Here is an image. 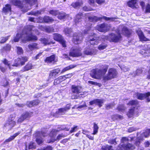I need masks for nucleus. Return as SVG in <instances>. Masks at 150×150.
<instances>
[{
    "mask_svg": "<svg viewBox=\"0 0 150 150\" xmlns=\"http://www.w3.org/2000/svg\"><path fill=\"white\" fill-rule=\"evenodd\" d=\"M142 135L145 137H148L150 135V129H146L143 133Z\"/></svg>",
    "mask_w": 150,
    "mask_h": 150,
    "instance_id": "nucleus-48",
    "label": "nucleus"
},
{
    "mask_svg": "<svg viewBox=\"0 0 150 150\" xmlns=\"http://www.w3.org/2000/svg\"><path fill=\"white\" fill-rule=\"evenodd\" d=\"M26 105L29 107H31L33 106L32 101L27 102Z\"/></svg>",
    "mask_w": 150,
    "mask_h": 150,
    "instance_id": "nucleus-61",
    "label": "nucleus"
},
{
    "mask_svg": "<svg viewBox=\"0 0 150 150\" xmlns=\"http://www.w3.org/2000/svg\"><path fill=\"white\" fill-rule=\"evenodd\" d=\"M59 130H58V131L59 130H65L67 131H68L69 130V129L68 128H67L66 127H64L63 126H61L59 127H58Z\"/></svg>",
    "mask_w": 150,
    "mask_h": 150,
    "instance_id": "nucleus-59",
    "label": "nucleus"
},
{
    "mask_svg": "<svg viewBox=\"0 0 150 150\" xmlns=\"http://www.w3.org/2000/svg\"><path fill=\"white\" fill-rule=\"evenodd\" d=\"M76 66V65L74 64H71L69 66H68L64 68L63 69L62 71V72H64L67 71L71 69Z\"/></svg>",
    "mask_w": 150,
    "mask_h": 150,
    "instance_id": "nucleus-37",
    "label": "nucleus"
},
{
    "mask_svg": "<svg viewBox=\"0 0 150 150\" xmlns=\"http://www.w3.org/2000/svg\"><path fill=\"white\" fill-rule=\"evenodd\" d=\"M95 34L90 35L86 38V40L89 42L91 45H97L99 41L100 38L98 37H96Z\"/></svg>",
    "mask_w": 150,
    "mask_h": 150,
    "instance_id": "nucleus-11",
    "label": "nucleus"
},
{
    "mask_svg": "<svg viewBox=\"0 0 150 150\" xmlns=\"http://www.w3.org/2000/svg\"><path fill=\"white\" fill-rule=\"evenodd\" d=\"M77 126H74V127L71 128L70 131V132L71 133L76 131L77 129Z\"/></svg>",
    "mask_w": 150,
    "mask_h": 150,
    "instance_id": "nucleus-62",
    "label": "nucleus"
},
{
    "mask_svg": "<svg viewBox=\"0 0 150 150\" xmlns=\"http://www.w3.org/2000/svg\"><path fill=\"white\" fill-rule=\"evenodd\" d=\"M48 12L50 14L55 16H57L58 14L59 13L58 11L54 10H51L48 11Z\"/></svg>",
    "mask_w": 150,
    "mask_h": 150,
    "instance_id": "nucleus-45",
    "label": "nucleus"
},
{
    "mask_svg": "<svg viewBox=\"0 0 150 150\" xmlns=\"http://www.w3.org/2000/svg\"><path fill=\"white\" fill-rule=\"evenodd\" d=\"M108 67L105 66L103 69L98 68L93 69L91 72V75L94 78L99 79L104 75L107 71Z\"/></svg>",
    "mask_w": 150,
    "mask_h": 150,
    "instance_id": "nucleus-5",
    "label": "nucleus"
},
{
    "mask_svg": "<svg viewBox=\"0 0 150 150\" xmlns=\"http://www.w3.org/2000/svg\"><path fill=\"white\" fill-rule=\"evenodd\" d=\"M21 115L24 120L30 117V114L28 112H25L23 113Z\"/></svg>",
    "mask_w": 150,
    "mask_h": 150,
    "instance_id": "nucleus-53",
    "label": "nucleus"
},
{
    "mask_svg": "<svg viewBox=\"0 0 150 150\" xmlns=\"http://www.w3.org/2000/svg\"><path fill=\"white\" fill-rule=\"evenodd\" d=\"M95 105H97L99 107H100L102 106V104L103 103V100L100 99H96Z\"/></svg>",
    "mask_w": 150,
    "mask_h": 150,
    "instance_id": "nucleus-36",
    "label": "nucleus"
},
{
    "mask_svg": "<svg viewBox=\"0 0 150 150\" xmlns=\"http://www.w3.org/2000/svg\"><path fill=\"white\" fill-rule=\"evenodd\" d=\"M135 95L139 99L142 100L145 98H146L148 102L150 101V99L148 98V97L150 96V92H148L145 93H137L134 94V96H135Z\"/></svg>",
    "mask_w": 150,
    "mask_h": 150,
    "instance_id": "nucleus-13",
    "label": "nucleus"
},
{
    "mask_svg": "<svg viewBox=\"0 0 150 150\" xmlns=\"http://www.w3.org/2000/svg\"><path fill=\"white\" fill-rule=\"evenodd\" d=\"M111 146L108 145L103 146L102 147L103 150H113L112 149ZM135 148L134 146L129 143L127 144H120L118 147L117 150H133Z\"/></svg>",
    "mask_w": 150,
    "mask_h": 150,
    "instance_id": "nucleus-4",
    "label": "nucleus"
},
{
    "mask_svg": "<svg viewBox=\"0 0 150 150\" xmlns=\"http://www.w3.org/2000/svg\"><path fill=\"white\" fill-rule=\"evenodd\" d=\"M28 47L29 49L31 51H32L34 49H39V47L38 46V44L35 43L29 44Z\"/></svg>",
    "mask_w": 150,
    "mask_h": 150,
    "instance_id": "nucleus-31",
    "label": "nucleus"
},
{
    "mask_svg": "<svg viewBox=\"0 0 150 150\" xmlns=\"http://www.w3.org/2000/svg\"><path fill=\"white\" fill-rule=\"evenodd\" d=\"M117 74V72L115 69L111 68L108 70L107 75L103 77V79L106 81L113 79L116 77Z\"/></svg>",
    "mask_w": 150,
    "mask_h": 150,
    "instance_id": "nucleus-10",
    "label": "nucleus"
},
{
    "mask_svg": "<svg viewBox=\"0 0 150 150\" xmlns=\"http://www.w3.org/2000/svg\"><path fill=\"white\" fill-rule=\"evenodd\" d=\"M107 47V45L104 44H102L98 46V48L99 50H101L104 49Z\"/></svg>",
    "mask_w": 150,
    "mask_h": 150,
    "instance_id": "nucleus-52",
    "label": "nucleus"
},
{
    "mask_svg": "<svg viewBox=\"0 0 150 150\" xmlns=\"http://www.w3.org/2000/svg\"><path fill=\"white\" fill-rule=\"evenodd\" d=\"M59 79L61 81H63L65 80L67 78V77H66V75L60 76L59 77Z\"/></svg>",
    "mask_w": 150,
    "mask_h": 150,
    "instance_id": "nucleus-63",
    "label": "nucleus"
},
{
    "mask_svg": "<svg viewBox=\"0 0 150 150\" xmlns=\"http://www.w3.org/2000/svg\"><path fill=\"white\" fill-rule=\"evenodd\" d=\"M134 138L133 137H130L129 138L127 137H123L122 138L121 141L122 143L125 144V143H127L129 140L132 141L133 140Z\"/></svg>",
    "mask_w": 150,
    "mask_h": 150,
    "instance_id": "nucleus-32",
    "label": "nucleus"
},
{
    "mask_svg": "<svg viewBox=\"0 0 150 150\" xmlns=\"http://www.w3.org/2000/svg\"><path fill=\"white\" fill-rule=\"evenodd\" d=\"M40 40L42 43L44 44V45H50L51 44V42L49 41V40L45 38H41Z\"/></svg>",
    "mask_w": 150,
    "mask_h": 150,
    "instance_id": "nucleus-40",
    "label": "nucleus"
},
{
    "mask_svg": "<svg viewBox=\"0 0 150 150\" xmlns=\"http://www.w3.org/2000/svg\"><path fill=\"white\" fill-rule=\"evenodd\" d=\"M28 58L26 56L21 57L18 58L15 60V62L12 66L17 67L23 65L25 62L28 61Z\"/></svg>",
    "mask_w": 150,
    "mask_h": 150,
    "instance_id": "nucleus-9",
    "label": "nucleus"
},
{
    "mask_svg": "<svg viewBox=\"0 0 150 150\" xmlns=\"http://www.w3.org/2000/svg\"><path fill=\"white\" fill-rule=\"evenodd\" d=\"M60 69H55L52 70L49 75V76L50 78H54L57 76V75L60 72Z\"/></svg>",
    "mask_w": 150,
    "mask_h": 150,
    "instance_id": "nucleus-22",
    "label": "nucleus"
},
{
    "mask_svg": "<svg viewBox=\"0 0 150 150\" xmlns=\"http://www.w3.org/2000/svg\"><path fill=\"white\" fill-rule=\"evenodd\" d=\"M115 104L113 103H110L106 105L105 108L108 110L112 108L114 106Z\"/></svg>",
    "mask_w": 150,
    "mask_h": 150,
    "instance_id": "nucleus-50",
    "label": "nucleus"
},
{
    "mask_svg": "<svg viewBox=\"0 0 150 150\" xmlns=\"http://www.w3.org/2000/svg\"><path fill=\"white\" fill-rule=\"evenodd\" d=\"M97 52V50L91 47L87 48L84 51V53L87 55H95Z\"/></svg>",
    "mask_w": 150,
    "mask_h": 150,
    "instance_id": "nucleus-21",
    "label": "nucleus"
},
{
    "mask_svg": "<svg viewBox=\"0 0 150 150\" xmlns=\"http://www.w3.org/2000/svg\"><path fill=\"white\" fill-rule=\"evenodd\" d=\"M16 48L17 53L18 54L21 55L23 54V50L21 47L16 46Z\"/></svg>",
    "mask_w": 150,
    "mask_h": 150,
    "instance_id": "nucleus-47",
    "label": "nucleus"
},
{
    "mask_svg": "<svg viewBox=\"0 0 150 150\" xmlns=\"http://www.w3.org/2000/svg\"><path fill=\"white\" fill-rule=\"evenodd\" d=\"M14 117L10 116L5 122L3 127V129L6 131L11 130L16 125V123L14 121Z\"/></svg>",
    "mask_w": 150,
    "mask_h": 150,
    "instance_id": "nucleus-7",
    "label": "nucleus"
},
{
    "mask_svg": "<svg viewBox=\"0 0 150 150\" xmlns=\"http://www.w3.org/2000/svg\"><path fill=\"white\" fill-rule=\"evenodd\" d=\"M39 28H41V30L47 33L52 32L54 30L52 27L49 26H44L41 25L39 26Z\"/></svg>",
    "mask_w": 150,
    "mask_h": 150,
    "instance_id": "nucleus-24",
    "label": "nucleus"
},
{
    "mask_svg": "<svg viewBox=\"0 0 150 150\" xmlns=\"http://www.w3.org/2000/svg\"><path fill=\"white\" fill-rule=\"evenodd\" d=\"M112 119L114 120L118 119H122L123 118V117L122 116L120 115L117 114L112 116Z\"/></svg>",
    "mask_w": 150,
    "mask_h": 150,
    "instance_id": "nucleus-49",
    "label": "nucleus"
},
{
    "mask_svg": "<svg viewBox=\"0 0 150 150\" xmlns=\"http://www.w3.org/2000/svg\"><path fill=\"white\" fill-rule=\"evenodd\" d=\"M11 49V46L8 44L4 47L1 50V53H4L5 52H7L9 51Z\"/></svg>",
    "mask_w": 150,
    "mask_h": 150,
    "instance_id": "nucleus-27",
    "label": "nucleus"
},
{
    "mask_svg": "<svg viewBox=\"0 0 150 150\" xmlns=\"http://www.w3.org/2000/svg\"><path fill=\"white\" fill-rule=\"evenodd\" d=\"M82 4L81 1H77L72 3L71 6L75 8L79 7Z\"/></svg>",
    "mask_w": 150,
    "mask_h": 150,
    "instance_id": "nucleus-39",
    "label": "nucleus"
},
{
    "mask_svg": "<svg viewBox=\"0 0 150 150\" xmlns=\"http://www.w3.org/2000/svg\"><path fill=\"white\" fill-rule=\"evenodd\" d=\"M54 21L53 19L49 16H45L44 18V22L45 23L52 22Z\"/></svg>",
    "mask_w": 150,
    "mask_h": 150,
    "instance_id": "nucleus-42",
    "label": "nucleus"
},
{
    "mask_svg": "<svg viewBox=\"0 0 150 150\" xmlns=\"http://www.w3.org/2000/svg\"><path fill=\"white\" fill-rule=\"evenodd\" d=\"M121 69L125 72H126L129 70L130 68V67H126L124 66H123L121 67Z\"/></svg>",
    "mask_w": 150,
    "mask_h": 150,
    "instance_id": "nucleus-55",
    "label": "nucleus"
},
{
    "mask_svg": "<svg viewBox=\"0 0 150 150\" xmlns=\"http://www.w3.org/2000/svg\"><path fill=\"white\" fill-rule=\"evenodd\" d=\"M63 137V136L62 134H59L57 137L56 139L54 138H52V139H50L49 141H47V142L48 143H50L51 142H54L56 140H59L61 139Z\"/></svg>",
    "mask_w": 150,
    "mask_h": 150,
    "instance_id": "nucleus-38",
    "label": "nucleus"
},
{
    "mask_svg": "<svg viewBox=\"0 0 150 150\" xmlns=\"http://www.w3.org/2000/svg\"><path fill=\"white\" fill-rule=\"evenodd\" d=\"M37 0H24L23 3H26V4H22L20 0H11L10 2L13 4L17 6L22 9V11L27 12L30 9L29 6H31L34 4Z\"/></svg>",
    "mask_w": 150,
    "mask_h": 150,
    "instance_id": "nucleus-3",
    "label": "nucleus"
},
{
    "mask_svg": "<svg viewBox=\"0 0 150 150\" xmlns=\"http://www.w3.org/2000/svg\"><path fill=\"white\" fill-rule=\"evenodd\" d=\"M81 49L79 47H72L70 50L69 55L73 57H77L81 56L82 54Z\"/></svg>",
    "mask_w": 150,
    "mask_h": 150,
    "instance_id": "nucleus-8",
    "label": "nucleus"
},
{
    "mask_svg": "<svg viewBox=\"0 0 150 150\" xmlns=\"http://www.w3.org/2000/svg\"><path fill=\"white\" fill-rule=\"evenodd\" d=\"M137 0H131L127 3L128 6L134 9L136 8L135 5L137 3Z\"/></svg>",
    "mask_w": 150,
    "mask_h": 150,
    "instance_id": "nucleus-26",
    "label": "nucleus"
},
{
    "mask_svg": "<svg viewBox=\"0 0 150 150\" xmlns=\"http://www.w3.org/2000/svg\"><path fill=\"white\" fill-rule=\"evenodd\" d=\"M88 18L90 21L94 22L101 20L102 19L106 21H109L111 22L117 21L116 20L118 19V18L117 17L109 18L105 16H102L101 17H98L96 16H93L89 17Z\"/></svg>",
    "mask_w": 150,
    "mask_h": 150,
    "instance_id": "nucleus-6",
    "label": "nucleus"
},
{
    "mask_svg": "<svg viewBox=\"0 0 150 150\" xmlns=\"http://www.w3.org/2000/svg\"><path fill=\"white\" fill-rule=\"evenodd\" d=\"M42 136H45L43 134L40 132H36L34 134V136L36 137V142L39 145L42 144L43 142V139L41 137Z\"/></svg>",
    "mask_w": 150,
    "mask_h": 150,
    "instance_id": "nucleus-16",
    "label": "nucleus"
},
{
    "mask_svg": "<svg viewBox=\"0 0 150 150\" xmlns=\"http://www.w3.org/2000/svg\"><path fill=\"white\" fill-rule=\"evenodd\" d=\"M82 88L79 85H72L71 87V90L72 93L79 94L81 92Z\"/></svg>",
    "mask_w": 150,
    "mask_h": 150,
    "instance_id": "nucleus-18",
    "label": "nucleus"
},
{
    "mask_svg": "<svg viewBox=\"0 0 150 150\" xmlns=\"http://www.w3.org/2000/svg\"><path fill=\"white\" fill-rule=\"evenodd\" d=\"M53 38L55 40L59 42L63 47H66V41L61 35L57 33H55L54 34Z\"/></svg>",
    "mask_w": 150,
    "mask_h": 150,
    "instance_id": "nucleus-12",
    "label": "nucleus"
},
{
    "mask_svg": "<svg viewBox=\"0 0 150 150\" xmlns=\"http://www.w3.org/2000/svg\"><path fill=\"white\" fill-rule=\"evenodd\" d=\"M58 132V130L57 129H53L50 132L49 134V136L51 137V139L52 138H54L55 137L57 133Z\"/></svg>",
    "mask_w": 150,
    "mask_h": 150,
    "instance_id": "nucleus-35",
    "label": "nucleus"
},
{
    "mask_svg": "<svg viewBox=\"0 0 150 150\" xmlns=\"http://www.w3.org/2000/svg\"><path fill=\"white\" fill-rule=\"evenodd\" d=\"M57 16V17L58 19L62 20L65 19L67 15L64 12L59 11V13L58 14Z\"/></svg>",
    "mask_w": 150,
    "mask_h": 150,
    "instance_id": "nucleus-28",
    "label": "nucleus"
},
{
    "mask_svg": "<svg viewBox=\"0 0 150 150\" xmlns=\"http://www.w3.org/2000/svg\"><path fill=\"white\" fill-rule=\"evenodd\" d=\"M65 35L68 37H72L73 35L71 28H66L64 30Z\"/></svg>",
    "mask_w": 150,
    "mask_h": 150,
    "instance_id": "nucleus-29",
    "label": "nucleus"
},
{
    "mask_svg": "<svg viewBox=\"0 0 150 150\" xmlns=\"http://www.w3.org/2000/svg\"><path fill=\"white\" fill-rule=\"evenodd\" d=\"M126 109V108L123 105H118L117 109L119 111L123 112Z\"/></svg>",
    "mask_w": 150,
    "mask_h": 150,
    "instance_id": "nucleus-44",
    "label": "nucleus"
},
{
    "mask_svg": "<svg viewBox=\"0 0 150 150\" xmlns=\"http://www.w3.org/2000/svg\"><path fill=\"white\" fill-rule=\"evenodd\" d=\"M83 35V33L82 34H79L77 35L76 34H74L73 41L74 43L77 44L80 43L83 39L82 36Z\"/></svg>",
    "mask_w": 150,
    "mask_h": 150,
    "instance_id": "nucleus-19",
    "label": "nucleus"
},
{
    "mask_svg": "<svg viewBox=\"0 0 150 150\" xmlns=\"http://www.w3.org/2000/svg\"><path fill=\"white\" fill-rule=\"evenodd\" d=\"M36 20L37 23H43L44 22V18L39 17L36 19Z\"/></svg>",
    "mask_w": 150,
    "mask_h": 150,
    "instance_id": "nucleus-57",
    "label": "nucleus"
},
{
    "mask_svg": "<svg viewBox=\"0 0 150 150\" xmlns=\"http://www.w3.org/2000/svg\"><path fill=\"white\" fill-rule=\"evenodd\" d=\"M98 129L99 127L95 123H94L93 126V132L92 134L93 135L96 134L98 132Z\"/></svg>",
    "mask_w": 150,
    "mask_h": 150,
    "instance_id": "nucleus-41",
    "label": "nucleus"
},
{
    "mask_svg": "<svg viewBox=\"0 0 150 150\" xmlns=\"http://www.w3.org/2000/svg\"><path fill=\"white\" fill-rule=\"evenodd\" d=\"M144 70V68H139L135 72V73L134 72L132 74V75L134 76L136 75H138L141 74Z\"/></svg>",
    "mask_w": 150,
    "mask_h": 150,
    "instance_id": "nucleus-34",
    "label": "nucleus"
},
{
    "mask_svg": "<svg viewBox=\"0 0 150 150\" xmlns=\"http://www.w3.org/2000/svg\"><path fill=\"white\" fill-rule=\"evenodd\" d=\"M138 104V102L137 100H132L129 102L128 103L127 105H131L133 106V108L134 106H137Z\"/></svg>",
    "mask_w": 150,
    "mask_h": 150,
    "instance_id": "nucleus-43",
    "label": "nucleus"
},
{
    "mask_svg": "<svg viewBox=\"0 0 150 150\" xmlns=\"http://www.w3.org/2000/svg\"><path fill=\"white\" fill-rule=\"evenodd\" d=\"M117 34L111 33L108 36H105V38L110 42H117L120 40L121 38V34H122L126 36L130 35L132 32L131 30L128 29L124 25H120L116 30Z\"/></svg>",
    "mask_w": 150,
    "mask_h": 150,
    "instance_id": "nucleus-2",
    "label": "nucleus"
},
{
    "mask_svg": "<svg viewBox=\"0 0 150 150\" xmlns=\"http://www.w3.org/2000/svg\"><path fill=\"white\" fill-rule=\"evenodd\" d=\"M3 63L5 65L7 66L10 69H11V67L10 65V63L9 61H8L6 59H4L3 61Z\"/></svg>",
    "mask_w": 150,
    "mask_h": 150,
    "instance_id": "nucleus-51",
    "label": "nucleus"
},
{
    "mask_svg": "<svg viewBox=\"0 0 150 150\" xmlns=\"http://www.w3.org/2000/svg\"><path fill=\"white\" fill-rule=\"evenodd\" d=\"M9 37L10 36H8L6 37H2L0 42V43H4L8 40Z\"/></svg>",
    "mask_w": 150,
    "mask_h": 150,
    "instance_id": "nucleus-54",
    "label": "nucleus"
},
{
    "mask_svg": "<svg viewBox=\"0 0 150 150\" xmlns=\"http://www.w3.org/2000/svg\"><path fill=\"white\" fill-rule=\"evenodd\" d=\"M146 12L150 13V4L148 3L146 6Z\"/></svg>",
    "mask_w": 150,
    "mask_h": 150,
    "instance_id": "nucleus-58",
    "label": "nucleus"
},
{
    "mask_svg": "<svg viewBox=\"0 0 150 150\" xmlns=\"http://www.w3.org/2000/svg\"><path fill=\"white\" fill-rule=\"evenodd\" d=\"M32 31L35 32L37 34H39L38 30L35 29L34 26L33 25H28L24 28L21 35L19 34H17L14 39V42H18L20 38L22 42L24 43L28 41L37 40V37L33 35Z\"/></svg>",
    "mask_w": 150,
    "mask_h": 150,
    "instance_id": "nucleus-1",
    "label": "nucleus"
},
{
    "mask_svg": "<svg viewBox=\"0 0 150 150\" xmlns=\"http://www.w3.org/2000/svg\"><path fill=\"white\" fill-rule=\"evenodd\" d=\"M144 47H145L144 50L147 51L148 52L150 53V46H148L147 45H145Z\"/></svg>",
    "mask_w": 150,
    "mask_h": 150,
    "instance_id": "nucleus-64",
    "label": "nucleus"
},
{
    "mask_svg": "<svg viewBox=\"0 0 150 150\" xmlns=\"http://www.w3.org/2000/svg\"><path fill=\"white\" fill-rule=\"evenodd\" d=\"M70 108V105L69 104H67L65 108L58 109V110L56 112V113L59 115H64Z\"/></svg>",
    "mask_w": 150,
    "mask_h": 150,
    "instance_id": "nucleus-17",
    "label": "nucleus"
},
{
    "mask_svg": "<svg viewBox=\"0 0 150 150\" xmlns=\"http://www.w3.org/2000/svg\"><path fill=\"white\" fill-rule=\"evenodd\" d=\"M42 10L37 11H32L28 14V15L31 14L34 15L35 16H37L41 14L42 12Z\"/></svg>",
    "mask_w": 150,
    "mask_h": 150,
    "instance_id": "nucleus-46",
    "label": "nucleus"
},
{
    "mask_svg": "<svg viewBox=\"0 0 150 150\" xmlns=\"http://www.w3.org/2000/svg\"><path fill=\"white\" fill-rule=\"evenodd\" d=\"M33 66L31 63L28 62L21 70V71L25 72L28 71L32 69Z\"/></svg>",
    "mask_w": 150,
    "mask_h": 150,
    "instance_id": "nucleus-25",
    "label": "nucleus"
},
{
    "mask_svg": "<svg viewBox=\"0 0 150 150\" xmlns=\"http://www.w3.org/2000/svg\"><path fill=\"white\" fill-rule=\"evenodd\" d=\"M59 130H58V131L59 130H65L67 131H68L69 130V129L68 128H67L66 127H64L63 126H61L59 127H58Z\"/></svg>",
    "mask_w": 150,
    "mask_h": 150,
    "instance_id": "nucleus-60",
    "label": "nucleus"
},
{
    "mask_svg": "<svg viewBox=\"0 0 150 150\" xmlns=\"http://www.w3.org/2000/svg\"><path fill=\"white\" fill-rule=\"evenodd\" d=\"M137 33L139 37L140 40L141 41H147L149 40V39L146 38L144 35L143 32L140 30H138L137 31Z\"/></svg>",
    "mask_w": 150,
    "mask_h": 150,
    "instance_id": "nucleus-23",
    "label": "nucleus"
},
{
    "mask_svg": "<svg viewBox=\"0 0 150 150\" xmlns=\"http://www.w3.org/2000/svg\"><path fill=\"white\" fill-rule=\"evenodd\" d=\"M82 16V14L81 13H79L76 16L75 19V22L76 23H77L81 21V16Z\"/></svg>",
    "mask_w": 150,
    "mask_h": 150,
    "instance_id": "nucleus-33",
    "label": "nucleus"
},
{
    "mask_svg": "<svg viewBox=\"0 0 150 150\" xmlns=\"http://www.w3.org/2000/svg\"><path fill=\"white\" fill-rule=\"evenodd\" d=\"M11 10V5L8 4L6 5L5 7H4L3 8V11L5 13H7L8 12H10Z\"/></svg>",
    "mask_w": 150,
    "mask_h": 150,
    "instance_id": "nucleus-30",
    "label": "nucleus"
},
{
    "mask_svg": "<svg viewBox=\"0 0 150 150\" xmlns=\"http://www.w3.org/2000/svg\"><path fill=\"white\" fill-rule=\"evenodd\" d=\"M57 61L55 55H52L47 57L45 60V62L47 64H54Z\"/></svg>",
    "mask_w": 150,
    "mask_h": 150,
    "instance_id": "nucleus-20",
    "label": "nucleus"
},
{
    "mask_svg": "<svg viewBox=\"0 0 150 150\" xmlns=\"http://www.w3.org/2000/svg\"><path fill=\"white\" fill-rule=\"evenodd\" d=\"M138 113L137 109L134 107L129 110L127 115L129 117H132L133 116H138Z\"/></svg>",
    "mask_w": 150,
    "mask_h": 150,
    "instance_id": "nucleus-15",
    "label": "nucleus"
},
{
    "mask_svg": "<svg viewBox=\"0 0 150 150\" xmlns=\"http://www.w3.org/2000/svg\"><path fill=\"white\" fill-rule=\"evenodd\" d=\"M61 82V81L59 79V77L58 78L54 80L53 83L54 85H57V84H59Z\"/></svg>",
    "mask_w": 150,
    "mask_h": 150,
    "instance_id": "nucleus-56",
    "label": "nucleus"
},
{
    "mask_svg": "<svg viewBox=\"0 0 150 150\" xmlns=\"http://www.w3.org/2000/svg\"><path fill=\"white\" fill-rule=\"evenodd\" d=\"M110 28L109 24L103 23L96 27V29L98 31L101 32H106Z\"/></svg>",
    "mask_w": 150,
    "mask_h": 150,
    "instance_id": "nucleus-14",
    "label": "nucleus"
}]
</instances>
